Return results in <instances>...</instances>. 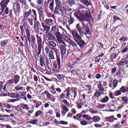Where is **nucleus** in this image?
<instances>
[{"label": "nucleus", "mask_w": 128, "mask_h": 128, "mask_svg": "<svg viewBox=\"0 0 128 128\" xmlns=\"http://www.w3.org/2000/svg\"><path fill=\"white\" fill-rule=\"evenodd\" d=\"M71 32L73 36L74 40H75L77 44H78L80 48H84V44H86V42L82 39V37L78 34V33L75 30H72Z\"/></svg>", "instance_id": "1"}, {"label": "nucleus", "mask_w": 128, "mask_h": 128, "mask_svg": "<svg viewBox=\"0 0 128 128\" xmlns=\"http://www.w3.org/2000/svg\"><path fill=\"white\" fill-rule=\"evenodd\" d=\"M8 2H10V0H3L0 3V16L4 14V8H6V6Z\"/></svg>", "instance_id": "2"}, {"label": "nucleus", "mask_w": 128, "mask_h": 128, "mask_svg": "<svg viewBox=\"0 0 128 128\" xmlns=\"http://www.w3.org/2000/svg\"><path fill=\"white\" fill-rule=\"evenodd\" d=\"M14 78L7 81V84H18L20 82V76L16 74L14 76Z\"/></svg>", "instance_id": "3"}, {"label": "nucleus", "mask_w": 128, "mask_h": 128, "mask_svg": "<svg viewBox=\"0 0 128 128\" xmlns=\"http://www.w3.org/2000/svg\"><path fill=\"white\" fill-rule=\"evenodd\" d=\"M54 34L56 36V38L58 44H62L66 46V43L62 40V34H60L58 31L54 32Z\"/></svg>", "instance_id": "4"}, {"label": "nucleus", "mask_w": 128, "mask_h": 128, "mask_svg": "<svg viewBox=\"0 0 128 128\" xmlns=\"http://www.w3.org/2000/svg\"><path fill=\"white\" fill-rule=\"evenodd\" d=\"M41 26L42 32H46V34H47L48 32H50V26H48L46 24H45V23L44 22L41 23Z\"/></svg>", "instance_id": "5"}, {"label": "nucleus", "mask_w": 128, "mask_h": 128, "mask_svg": "<svg viewBox=\"0 0 128 128\" xmlns=\"http://www.w3.org/2000/svg\"><path fill=\"white\" fill-rule=\"evenodd\" d=\"M76 32H78L80 36H84V30H82V26H80L79 24H78L76 25Z\"/></svg>", "instance_id": "6"}, {"label": "nucleus", "mask_w": 128, "mask_h": 128, "mask_svg": "<svg viewBox=\"0 0 128 128\" xmlns=\"http://www.w3.org/2000/svg\"><path fill=\"white\" fill-rule=\"evenodd\" d=\"M118 80H114L112 83H109L108 86L112 90H114L115 88L118 86Z\"/></svg>", "instance_id": "7"}, {"label": "nucleus", "mask_w": 128, "mask_h": 128, "mask_svg": "<svg viewBox=\"0 0 128 128\" xmlns=\"http://www.w3.org/2000/svg\"><path fill=\"white\" fill-rule=\"evenodd\" d=\"M86 14V12L84 11L78 12L75 14V16L78 20H82L84 15Z\"/></svg>", "instance_id": "8"}, {"label": "nucleus", "mask_w": 128, "mask_h": 128, "mask_svg": "<svg viewBox=\"0 0 128 128\" xmlns=\"http://www.w3.org/2000/svg\"><path fill=\"white\" fill-rule=\"evenodd\" d=\"M97 88L98 90V92H100L102 93L103 94H104V85L102 84L101 82H99L98 84V87Z\"/></svg>", "instance_id": "9"}, {"label": "nucleus", "mask_w": 128, "mask_h": 128, "mask_svg": "<svg viewBox=\"0 0 128 128\" xmlns=\"http://www.w3.org/2000/svg\"><path fill=\"white\" fill-rule=\"evenodd\" d=\"M82 26L84 30L86 32L87 34L89 35L88 36L90 37V36L92 34V32H90V28L84 22H82Z\"/></svg>", "instance_id": "10"}, {"label": "nucleus", "mask_w": 128, "mask_h": 128, "mask_svg": "<svg viewBox=\"0 0 128 128\" xmlns=\"http://www.w3.org/2000/svg\"><path fill=\"white\" fill-rule=\"evenodd\" d=\"M30 16L32 18H34V16L32 14V10H29L28 12L24 13V18H28Z\"/></svg>", "instance_id": "11"}, {"label": "nucleus", "mask_w": 128, "mask_h": 128, "mask_svg": "<svg viewBox=\"0 0 128 128\" xmlns=\"http://www.w3.org/2000/svg\"><path fill=\"white\" fill-rule=\"evenodd\" d=\"M47 4H49V8L52 10L54 6V0H47Z\"/></svg>", "instance_id": "12"}, {"label": "nucleus", "mask_w": 128, "mask_h": 128, "mask_svg": "<svg viewBox=\"0 0 128 128\" xmlns=\"http://www.w3.org/2000/svg\"><path fill=\"white\" fill-rule=\"evenodd\" d=\"M62 5H56V7L54 10V14H58L60 12V10H62Z\"/></svg>", "instance_id": "13"}, {"label": "nucleus", "mask_w": 128, "mask_h": 128, "mask_svg": "<svg viewBox=\"0 0 128 128\" xmlns=\"http://www.w3.org/2000/svg\"><path fill=\"white\" fill-rule=\"evenodd\" d=\"M76 104L78 108L80 109L82 108V106L84 104V103L82 99H80L78 102H76Z\"/></svg>", "instance_id": "14"}, {"label": "nucleus", "mask_w": 128, "mask_h": 128, "mask_svg": "<svg viewBox=\"0 0 128 128\" xmlns=\"http://www.w3.org/2000/svg\"><path fill=\"white\" fill-rule=\"evenodd\" d=\"M44 24L48 26H54V20L50 18H46L44 20Z\"/></svg>", "instance_id": "15"}, {"label": "nucleus", "mask_w": 128, "mask_h": 128, "mask_svg": "<svg viewBox=\"0 0 128 128\" xmlns=\"http://www.w3.org/2000/svg\"><path fill=\"white\" fill-rule=\"evenodd\" d=\"M60 54L62 56H64L66 52V46H64V45H61L60 46Z\"/></svg>", "instance_id": "16"}, {"label": "nucleus", "mask_w": 128, "mask_h": 128, "mask_svg": "<svg viewBox=\"0 0 128 128\" xmlns=\"http://www.w3.org/2000/svg\"><path fill=\"white\" fill-rule=\"evenodd\" d=\"M8 96H10V98H18L20 96V94L14 92H12L10 93Z\"/></svg>", "instance_id": "17"}, {"label": "nucleus", "mask_w": 128, "mask_h": 128, "mask_svg": "<svg viewBox=\"0 0 128 128\" xmlns=\"http://www.w3.org/2000/svg\"><path fill=\"white\" fill-rule=\"evenodd\" d=\"M46 36L48 38V40H56L54 36L50 33L46 34Z\"/></svg>", "instance_id": "18"}, {"label": "nucleus", "mask_w": 128, "mask_h": 128, "mask_svg": "<svg viewBox=\"0 0 128 128\" xmlns=\"http://www.w3.org/2000/svg\"><path fill=\"white\" fill-rule=\"evenodd\" d=\"M46 63L48 70H50L52 68V64L50 62V61L48 58H46Z\"/></svg>", "instance_id": "19"}, {"label": "nucleus", "mask_w": 128, "mask_h": 128, "mask_svg": "<svg viewBox=\"0 0 128 128\" xmlns=\"http://www.w3.org/2000/svg\"><path fill=\"white\" fill-rule=\"evenodd\" d=\"M92 118L94 122H98L100 120V118L98 116H94Z\"/></svg>", "instance_id": "20"}, {"label": "nucleus", "mask_w": 128, "mask_h": 128, "mask_svg": "<svg viewBox=\"0 0 128 128\" xmlns=\"http://www.w3.org/2000/svg\"><path fill=\"white\" fill-rule=\"evenodd\" d=\"M37 12L39 16L44 15V8L42 6H40L37 9Z\"/></svg>", "instance_id": "21"}, {"label": "nucleus", "mask_w": 128, "mask_h": 128, "mask_svg": "<svg viewBox=\"0 0 128 128\" xmlns=\"http://www.w3.org/2000/svg\"><path fill=\"white\" fill-rule=\"evenodd\" d=\"M110 100V98H108V96H105L104 98H102L100 100V102L102 104H106V102H108Z\"/></svg>", "instance_id": "22"}, {"label": "nucleus", "mask_w": 128, "mask_h": 128, "mask_svg": "<svg viewBox=\"0 0 128 128\" xmlns=\"http://www.w3.org/2000/svg\"><path fill=\"white\" fill-rule=\"evenodd\" d=\"M20 108H22L23 110H30V107H28V105L24 104H20Z\"/></svg>", "instance_id": "23"}, {"label": "nucleus", "mask_w": 128, "mask_h": 128, "mask_svg": "<svg viewBox=\"0 0 128 128\" xmlns=\"http://www.w3.org/2000/svg\"><path fill=\"white\" fill-rule=\"evenodd\" d=\"M120 90L122 92L123 94H124L126 92H128V87H125L124 86H122L120 88Z\"/></svg>", "instance_id": "24"}, {"label": "nucleus", "mask_w": 128, "mask_h": 128, "mask_svg": "<svg viewBox=\"0 0 128 128\" xmlns=\"http://www.w3.org/2000/svg\"><path fill=\"white\" fill-rule=\"evenodd\" d=\"M69 44L70 46H72L75 50H76L78 48V45H76V44L72 40H70L69 42Z\"/></svg>", "instance_id": "25"}, {"label": "nucleus", "mask_w": 128, "mask_h": 128, "mask_svg": "<svg viewBox=\"0 0 128 128\" xmlns=\"http://www.w3.org/2000/svg\"><path fill=\"white\" fill-rule=\"evenodd\" d=\"M32 12L33 14V16H34V21L37 20H38V14L36 13V11L34 9H32Z\"/></svg>", "instance_id": "26"}, {"label": "nucleus", "mask_w": 128, "mask_h": 128, "mask_svg": "<svg viewBox=\"0 0 128 128\" xmlns=\"http://www.w3.org/2000/svg\"><path fill=\"white\" fill-rule=\"evenodd\" d=\"M49 60H56V58H54V51L52 50H50L49 52Z\"/></svg>", "instance_id": "27"}, {"label": "nucleus", "mask_w": 128, "mask_h": 128, "mask_svg": "<svg viewBox=\"0 0 128 128\" xmlns=\"http://www.w3.org/2000/svg\"><path fill=\"white\" fill-rule=\"evenodd\" d=\"M8 40H4L1 41L0 45L2 46H3V48H6V46L8 44Z\"/></svg>", "instance_id": "28"}, {"label": "nucleus", "mask_w": 128, "mask_h": 128, "mask_svg": "<svg viewBox=\"0 0 128 128\" xmlns=\"http://www.w3.org/2000/svg\"><path fill=\"white\" fill-rule=\"evenodd\" d=\"M81 4H83L86 6H90V3L88 2V0H81Z\"/></svg>", "instance_id": "29"}, {"label": "nucleus", "mask_w": 128, "mask_h": 128, "mask_svg": "<svg viewBox=\"0 0 128 128\" xmlns=\"http://www.w3.org/2000/svg\"><path fill=\"white\" fill-rule=\"evenodd\" d=\"M104 94L100 92L99 91H96V92H94V96H95V98H100V96H102V95Z\"/></svg>", "instance_id": "30"}, {"label": "nucleus", "mask_w": 128, "mask_h": 128, "mask_svg": "<svg viewBox=\"0 0 128 128\" xmlns=\"http://www.w3.org/2000/svg\"><path fill=\"white\" fill-rule=\"evenodd\" d=\"M48 44L49 46L52 48H56V42L54 41H49L48 42Z\"/></svg>", "instance_id": "31"}, {"label": "nucleus", "mask_w": 128, "mask_h": 128, "mask_svg": "<svg viewBox=\"0 0 128 128\" xmlns=\"http://www.w3.org/2000/svg\"><path fill=\"white\" fill-rule=\"evenodd\" d=\"M84 118H85L86 120H92V118L91 116H88L87 114H84L82 116Z\"/></svg>", "instance_id": "32"}, {"label": "nucleus", "mask_w": 128, "mask_h": 128, "mask_svg": "<svg viewBox=\"0 0 128 128\" xmlns=\"http://www.w3.org/2000/svg\"><path fill=\"white\" fill-rule=\"evenodd\" d=\"M40 66H44V59L42 58V57H41L40 58Z\"/></svg>", "instance_id": "33"}, {"label": "nucleus", "mask_w": 128, "mask_h": 128, "mask_svg": "<svg viewBox=\"0 0 128 128\" xmlns=\"http://www.w3.org/2000/svg\"><path fill=\"white\" fill-rule=\"evenodd\" d=\"M44 94H46L47 98L49 100L52 98V95L50 94V92H48V90L44 91Z\"/></svg>", "instance_id": "34"}, {"label": "nucleus", "mask_w": 128, "mask_h": 128, "mask_svg": "<svg viewBox=\"0 0 128 128\" xmlns=\"http://www.w3.org/2000/svg\"><path fill=\"white\" fill-rule=\"evenodd\" d=\"M38 122V119H36L34 120L29 121L28 124H36Z\"/></svg>", "instance_id": "35"}, {"label": "nucleus", "mask_w": 128, "mask_h": 128, "mask_svg": "<svg viewBox=\"0 0 128 128\" xmlns=\"http://www.w3.org/2000/svg\"><path fill=\"white\" fill-rule=\"evenodd\" d=\"M13 8H14V10H20V4L18 3H15L14 4Z\"/></svg>", "instance_id": "36"}, {"label": "nucleus", "mask_w": 128, "mask_h": 128, "mask_svg": "<svg viewBox=\"0 0 128 128\" xmlns=\"http://www.w3.org/2000/svg\"><path fill=\"white\" fill-rule=\"evenodd\" d=\"M72 92L74 94V98H76V94H78V92L76 91V88H72Z\"/></svg>", "instance_id": "37"}, {"label": "nucleus", "mask_w": 128, "mask_h": 128, "mask_svg": "<svg viewBox=\"0 0 128 128\" xmlns=\"http://www.w3.org/2000/svg\"><path fill=\"white\" fill-rule=\"evenodd\" d=\"M42 38L40 37L38 38V46H42Z\"/></svg>", "instance_id": "38"}, {"label": "nucleus", "mask_w": 128, "mask_h": 128, "mask_svg": "<svg viewBox=\"0 0 128 128\" xmlns=\"http://www.w3.org/2000/svg\"><path fill=\"white\" fill-rule=\"evenodd\" d=\"M39 18L41 24H42V22H44V14L39 15Z\"/></svg>", "instance_id": "39"}, {"label": "nucleus", "mask_w": 128, "mask_h": 128, "mask_svg": "<svg viewBox=\"0 0 128 128\" xmlns=\"http://www.w3.org/2000/svg\"><path fill=\"white\" fill-rule=\"evenodd\" d=\"M60 12L61 14H62V16H64V14H66V9H64V8H62V7L61 10H60Z\"/></svg>", "instance_id": "40"}, {"label": "nucleus", "mask_w": 128, "mask_h": 128, "mask_svg": "<svg viewBox=\"0 0 128 128\" xmlns=\"http://www.w3.org/2000/svg\"><path fill=\"white\" fill-rule=\"evenodd\" d=\"M120 40L121 41V42H128V38L123 36L120 38Z\"/></svg>", "instance_id": "41"}, {"label": "nucleus", "mask_w": 128, "mask_h": 128, "mask_svg": "<svg viewBox=\"0 0 128 128\" xmlns=\"http://www.w3.org/2000/svg\"><path fill=\"white\" fill-rule=\"evenodd\" d=\"M42 112L40 110H38L36 111V112L35 113V118H38V116H40V114H42Z\"/></svg>", "instance_id": "42"}, {"label": "nucleus", "mask_w": 128, "mask_h": 128, "mask_svg": "<svg viewBox=\"0 0 128 128\" xmlns=\"http://www.w3.org/2000/svg\"><path fill=\"white\" fill-rule=\"evenodd\" d=\"M120 94H122V91H120V90L116 91L114 92V96H120Z\"/></svg>", "instance_id": "43"}, {"label": "nucleus", "mask_w": 128, "mask_h": 128, "mask_svg": "<svg viewBox=\"0 0 128 128\" xmlns=\"http://www.w3.org/2000/svg\"><path fill=\"white\" fill-rule=\"evenodd\" d=\"M68 88H68L66 90H64V92H66V98H70V90H68Z\"/></svg>", "instance_id": "44"}, {"label": "nucleus", "mask_w": 128, "mask_h": 128, "mask_svg": "<svg viewBox=\"0 0 128 128\" xmlns=\"http://www.w3.org/2000/svg\"><path fill=\"white\" fill-rule=\"evenodd\" d=\"M28 22L30 26H34V22H33L32 18H28Z\"/></svg>", "instance_id": "45"}, {"label": "nucleus", "mask_w": 128, "mask_h": 128, "mask_svg": "<svg viewBox=\"0 0 128 128\" xmlns=\"http://www.w3.org/2000/svg\"><path fill=\"white\" fill-rule=\"evenodd\" d=\"M56 6H62V1L60 0H54Z\"/></svg>", "instance_id": "46"}, {"label": "nucleus", "mask_w": 128, "mask_h": 128, "mask_svg": "<svg viewBox=\"0 0 128 128\" xmlns=\"http://www.w3.org/2000/svg\"><path fill=\"white\" fill-rule=\"evenodd\" d=\"M81 126H86V124H88V123L86 122V120H83L80 122Z\"/></svg>", "instance_id": "47"}, {"label": "nucleus", "mask_w": 128, "mask_h": 128, "mask_svg": "<svg viewBox=\"0 0 128 128\" xmlns=\"http://www.w3.org/2000/svg\"><path fill=\"white\" fill-rule=\"evenodd\" d=\"M114 116H110L108 118V121L109 122H114Z\"/></svg>", "instance_id": "48"}, {"label": "nucleus", "mask_w": 128, "mask_h": 128, "mask_svg": "<svg viewBox=\"0 0 128 128\" xmlns=\"http://www.w3.org/2000/svg\"><path fill=\"white\" fill-rule=\"evenodd\" d=\"M64 78V74H58L57 76V78H58V80H62V78Z\"/></svg>", "instance_id": "49"}, {"label": "nucleus", "mask_w": 128, "mask_h": 128, "mask_svg": "<svg viewBox=\"0 0 128 128\" xmlns=\"http://www.w3.org/2000/svg\"><path fill=\"white\" fill-rule=\"evenodd\" d=\"M106 106V104H100L96 106L97 108H99V110H102V108H104Z\"/></svg>", "instance_id": "50"}, {"label": "nucleus", "mask_w": 128, "mask_h": 128, "mask_svg": "<svg viewBox=\"0 0 128 128\" xmlns=\"http://www.w3.org/2000/svg\"><path fill=\"white\" fill-rule=\"evenodd\" d=\"M68 22L70 24H72V23L74 22V18L70 16Z\"/></svg>", "instance_id": "51"}, {"label": "nucleus", "mask_w": 128, "mask_h": 128, "mask_svg": "<svg viewBox=\"0 0 128 128\" xmlns=\"http://www.w3.org/2000/svg\"><path fill=\"white\" fill-rule=\"evenodd\" d=\"M113 18L114 20V22H116L117 20H120V18L116 16H113Z\"/></svg>", "instance_id": "52"}, {"label": "nucleus", "mask_w": 128, "mask_h": 128, "mask_svg": "<svg viewBox=\"0 0 128 128\" xmlns=\"http://www.w3.org/2000/svg\"><path fill=\"white\" fill-rule=\"evenodd\" d=\"M40 106H42V102L39 101L36 102V108H40Z\"/></svg>", "instance_id": "53"}, {"label": "nucleus", "mask_w": 128, "mask_h": 128, "mask_svg": "<svg viewBox=\"0 0 128 128\" xmlns=\"http://www.w3.org/2000/svg\"><path fill=\"white\" fill-rule=\"evenodd\" d=\"M39 24H40V22H38V21H36V20L34 23V28H38V26Z\"/></svg>", "instance_id": "54"}, {"label": "nucleus", "mask_w": 128, "mask_h": 128, "mask_svg": "<svg viewBox=\"0 0 128 128\" xmlns=\"http://www.w3.org/2000/svg\"><path fill=\"white\" fill-rule=\"evenodd\" d=\"M114 93H112V92L109 93V96H110V100H114Z\"/></svg>", "instance_id": "55"}, {"label": "nucleus", "mask_w": 128, "mask_h": 128, "mask_svg": "<svg viewBox=\"0 0 128 128\" xmlns=\"http://www.w3.org/2000/svg\"><path fill=\"white\" fill-rule=\"evenodd\" d=\"M30 40H31V42H32V44H34L35 42L36 38L34 37V36H31Z\"/></svg>", "instance_id": "56"}, {"label": "nucleus", "mask_w": 128, "mask_h": 128, "mask_svg": "<svg viewBox=\"0 0 128 128\" xmlns=\"http://www.w3.org/2000/svg\"><path fill=\"white\" fill-rule=\"evenodd\" d=\"M62 102L64 104H66V106H70V103L68 102V100H62Z\"/></svg>", "instance_id": "57"}, {"label": "nucleus", "mask_w": 128, "mask_h": 128, "mask_svg": "<svg viewBox=\"0 0 128 128\" xmlns=\"http://www.w3.org/2000/svg\"><path fill=\"white\" fill-rule=\"evenodd\" d=\"M123 104H126L128 103V97H124L122 99Z\"/></svg>", "instance_id": "58"}, {"label": "nucleus", "mask_w": 128, "mask_h": 128, "mask_svg": "<svg viewBox=\"0 0 128 128\" xmlns=\"http://www.w3.org/2000/svg\"><path fill=\"white\" fill-rule=\"evenodd\" d=\"M60 96L61 100H64V98H66V94L63 92L61 93Z\"/></svg>", "instance_id": "59"}, {"label": "nucleus", "mask_w": 128, "mask_h": 128, "mask_svg": "<svg viewBox=\"0 0 128 128\" xmlns=\"http://www.w3.org/2000/svg\"><path fill=\"white\" fill-rule=\"evenodd\" d=\"M16 90H22L24 88L22 86H16L14 87Z\"/></svg>", "instance_id": "60"}, {"label": "nucleus", "mask_w": 128, "mask_h": 128, "mask_svg": "<svg viewBox=\"0 0 128 128\" xmlns=\"http://www.w3.org/2000/svg\"><path fill=\"white\" fill-rule=\"evenodd\" d=\"M70 72H71V74H72L74 76L76 74V70L74 69L70 70Z\"/></svg>", "instance_id": "61"}, {"label": "nucleus", "mask_w": 128, "mask_h": 128, "mask_svg": "<svg viewBox=\"0 0 128 128\" xmlns=\"http://www.w3.org/2000/svg\"><path fill=\"white\" fill-rule=\"evenodd\" d=\"M62 110L66 112H68V108H66V106H62Z\"/></svg>", "instance_id": "62"}, {"label": "nucleus", "mask_w": 128, "mask_h": 128, "mask_svg": "<svg viewBox=\"0 0 128 128\" xmlns=\"http://www.w3.org/2000/svg\"><path fill=\"white\" fill-rule=\"evenodd\" d=\"M26 37L30 36V30H28V28H26Z\"/></svg>", "instance_id": "63"}, {"label": "nucleus", "mask_w": 128, "mask_h": 128, "mask_svg": "<svg viewBox=\"0 0 128 128\" xmlns=\"http://www.w3.org/2000/svg\"><path fill=\"white\" fill-rule=\"evenodd\" d=\"M15 108L18 112H20V110H22V108H20V105H18L17 106L15 107Z\"/></svg>", "instance_id": "64"}]
</instances>
